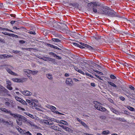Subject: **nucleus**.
I'll return each instance as SVG.
<instances>
[{"mask_svg": "<svg viewBox=\"0 0 135 135\" xmlns=\"http://www.w3.org/2000/svg\"><path fill=\"white\" fill-rule=\"evenodd\" d=\"M101 13L112 17L118 16L117 13L114 11L113 10H111L107 6H105L103 8Z\"/></svg>", "mask_w": 135, "mask_h": 135, "instance_id": "1", "label": "nucleus"}, {"mask_svg": "<svg viewBox=\"0 0 135 135\" xmlns=\"http://www.w3.org/2000/svg\"><path fill=\"white\" fill-rule=\"evenodd\" d=\"M88 6H91L93 7V11L95 13L97 12V10L96 7L99 6L96 2L94 3H88Z\"/></svg>", "mask_w": 135, "mask_h": 135, "instance_id": "2", "label": "nucleus"}, {"mask_svg": "<svg viewBox=\"0 0 135 135\" xmlns=\"http://www.w3.org/2000/svg\"><path fill=\"white\" fill-rule=\"evenodd\" d=\"M13 117L16 118V117H19L20 119H21L22 122H23L25 123L27 121V119L25 117L22 116L21 115H20L18 114H13Z\"/></svg>", "mask_w": 135, "mask_h": 135, "instance_id": "3", "label": "nucleus"}, {"mask_svg": "<svg viewBox=\"0 0 135 135\" xmlns=\"http://www.w3.org/2000/svg\"><path fill=\"white\" fill-rule=\"evenodd\" d=\"M61 23L58 22H55L53 25V27L56 28V30H59L60 29L61 27V26L60 25V24H61Z\"/></svg>", "mask_w": 135, "mask_h": 135, "instance_id": "4", "label": "nucleus"}, {"mask_svg": "<svg viewBox=\"0 0 135 135\" xmlns=\"http://www.w3.org/2000/svg\"><path fill=\"white\" fill-rule=\"evenodd\" d=\"M66 83L67 85L70 86L73 85V82L71 78H67L66 79Z\"/></svg>", "mask_w": 135, "mask_h": 135, "instance_id": "5", "label": "nucleus"}, {"mask_svg": "<svg viewBox=\"0 0 135 135\" xmlns=\"http://www.w3.org/2000/svg\"><path fill=\"white\" fill-rule=\"evenodd\" d=\"M1 110L5 113L10 114V115L12 116L13 117V114H15L12 113L11 111L10 110H8L6 108H1L0 109Z\"/></svg>", "mask_w": 135, "mask_h": 135, "instance_id": "6", "label": "nucleus"}, {"mask_svg": "<svg viewBox=\"0 0 135 135\" xmlns=\"http://www.w3.org/2000/svg\"><path fill=\"white\" fill-rule=\"evenodd\" d=\"M61 24L62 25L61 26V27L60 29L62 30V31L68 30V28L66 25L63 23H61Z\"/></svg>", "mask_w": 135, "mask_h": 135, "instance_id": "7", "label": "nucleus"}, {"mask_svg": "<svg viewBox=\"0 0 135 135\" xmlns=\"http://www.w3.org/2000/svg\"><path fill=\"white\" fill-rule=\"evenodd\" d=\"M13 56L12 55H8L6 54L1 55H0V58L1 59H5L9 57H12Z\"/></svg>", "mask_w": 135, "mask_h": 135, "instance_id": "8", "label": "nucleus"}, {"mask_svg": "<svg viewBox=\"0 0 135 135\" xmlns=\"http://www.w3.org/2000/svg\"><path fill=\"white\" fill-rule=\"evenodd\" d=\"M93 103L95 104L94 107L96 109L99 110L100 106V103L97 101H94L93 102Z\"/></svg>", "mask_w": 135, "mask_h": 135, "instance_id": "9", "label": "nucleus"}, {"mask_svg": "<svg viewBox=\"0 0 135 135\" xmlns=\"http://www.w3.org/2000/svg\"><path fill=\"white\" fill-rule=\"evenodd\" d=\"M24 95L27 96L30 95L32 93L28 91H20Z\"/></svg>", "mask_w": 135, "mask_h": 135, "instance_id": "10", "label": "nucleus"}, {"mask_svg": "<svg viewBox=\"0 0 135 135\" xmlns=\"http://www.w3.org/2000/svg\"><path fill=\"white\" fill-rule=\"evenodd\" d=\"M49 127L51 128L52 129H54V130L56 131H60L59 128L58 127L55 125H50L49 126Z\"/></svg>", "mask_w": 135, "mask_h": 135, "instance_id": "11", "label": "nucleus"}, {"mask_svg": "<svg viewBox=\"0 0 135 135\" xmlns=\"http://www.w3.org/2000/svg\"><path fill=\"white\" fill-rule=\"evenodd\" d=\"M40 123H44L45 124L47 125H50L52 124H50L48 120L45 119H43L40 120Z\"/></svg>", "mask_w": 135, "mask_h": 135, "instance_id": "12", "label": "nucleus"}, {"mask_svg": "<svg viewBox=\"0 0 135 135\" xmlns=\"http://www.w3.org/2000/svg\"><path fill=\"white\" fill-rule=\"evenodd\" d=\"M16 118H17L16 120L17 123L20 126L21 125L22 123L21 119L19 117H16Z\"/></svg>", "mask_w": 135, "mask_h": 135, "instance_id": "13", "label": "nucleus"}, {"mask_svg": "<svg viewBox=\"0 0 135 135\" xmlns=\"http://www.w3.org/2000/svg\"><path fill=\"white\" fill-rule=\"evenodd\" d=\"M111 110L112 112L113 113H115L117 115H119L120 114V112L118 111V110H116L115 109H114L113 108H112L110 109Z\"/></svg>", "mask_w": 135, "mask_h": 135, "instance_id": "14", "label": "nucleus"}, {"mask_svg": "<svg viewBox=\"0 0 135 135\" xmlns=\"http://www.w3.org/2000/svg\"><path fill=\"white\" fill-rule=\"evenodd\" d=\"M6 69L7 71L11 75L15 76L17 75V74L16 73L12 71L10 69L7 68Z\"/></svg>", "mask_w": 135, "mask_h": 135, "instance_id": "15", "label": "nucleus"}, {"mask_svg": "<svg viewBox=\"0 0 135 135\" xmlns=\"http://www.w3.org/2000/svg\"><path fill=\"white\" fill-rule=\"evenodd\" d=\"M108 83L111 86H113V87H115V88L118 89V88L117 87V86L113 83L110 81H108Z\"/></svg>", "mask_w": 135, "mask_h": 135, "instance_id": "16", "label": "nucleus"}, {"mask_svg": "<svg viewBox=\"0 0 135 135\" xmlns=\"http://www.w3.org/2000/svg\"><path fill=\"white\" fill-rule=\"evenodd\" d=\"M48 107L51 110H52V111H54L56 109V108L55 107L50 105H48Z\"/></svg>", "mask_w": 135, "mask_h": 135, "instance_id": "17", "label": "nucleus"}, {"mask_svg": "<svg viewBox=\"0 0 135 135\" xmlns=\"http://www.w3.org/2000/svg\"><path fill=\"white\" fill-rule=\"evenodd\" d=\"M24 72L26 74H29L31 73V70L27 69H24L23 70Z\"/></svg>", "mask_w": 135, "mask_h": 135, "instance_id": "18", "label": "nucleus"}, {"mask_svg": "<svg viewBox=\"0 0 135 135\" xmlns=\"http://www.w3.org/2000/svg\"><path fill=\"white\" fill-rule=\"evenodd\" d=\"M73 45L75 46H77L79 47L80 48L83 49L84 48V47L83 46H82L80 45L79 44L77 43L74 42L73 43Z\"/></svg>", "mask_w": 135, "mask_h": 135, "instance_id": "19", "label": "nucleus"}, {"mask_svg": "<svg viewBox=\"0 0 135 135\" xmlns=\"http://www.w3.org/2000/svg\"><path fill=\"white\" fill-rule=\"evenodd\" d=\"M64 130L67 131L68 132H72L73 131L70 128L66 126L64 129Z\"/></svg>", "mask_w": 135, "mask_h": 135, "instance_id": "20", "label": "nucleus"}, {"mask_svg": "<svg viewBox=\"0 0 135 135\" xmlns=\"http://www.w3.org/2000/svg\"><path fill=\"white\" fill-rule=\"evenodd\" d=\"M52 40L56 42H60L61 41V40L57 38H52Z\"/></svg>", "mask_w": 135, "mask_h": 135, "instance_id": "21", "label": "nucleus"}, {"mask_svg": "<svg viewBox=\"0 0 135 135\" xmlns=\"http://www.w3.org/2000/svg\"><path fill=\"white\" fill-rule=\"evenodd\" d=\"M30 105H31L32 106V107H37V106L38 105L37 104L35 103L34 102H33L32 101V102Z\"/></svg>", "mask_w": 135, "mask_h": 135, "instance_id": "22", "label": "nucleus"}, {"mask_svg": "<svg viewBox=\"0 0 135 135\" xmlns=\"http://www.w3.org/2000/svg\"><path fill=\"white\" fill-rule=\"evenodd\" d=\"M72 4V6L74 7L77 8L78 7L79 4L76 3H73Z\"/></svg>", "mask_w": 135, "mask_h": 135, "instance_id": "23", "label": "nucleus"}, {"mask_svg": "<svg viewBox=\"0 0 135 135\" xmlns=\"http://www.w3.org/2000/svg\"><path fill=\"white\" fill-rule=\"evenodd\" d=\"M27 122L29 123L32 127H33L34 128H36L37 127V126L35 125H34L33 123L31 122L30 121H28Z\"/></svg>", "mask_w": 135, "mask_h": 135, "instance_id": "24", "label": "nucleus"}, {"mask_svg": "<svg viewBox=\"0 0 135 135\" xmlns=\"http://www.w3.org/2000/svg\"><path fill=\"white\" fill-rule=\"evenodd\" d=\"M109 133V130L105 131H103L102 133V134L104 135H107Z\"/></svg>", "mask_w": 135, "mask_h": 135, "instance_id": "25", "label": "nucleus"}, {"mask_svg": "<svg viewBox=\"0 0 135 135\" xmlns=\"http://www.w3.org/2000/svg\"><path fill=\"white\" fill-rule=\"evenodd\" d=\"M31 73L32 75H34L35 74H36L37 73H38V71L37 70H31Z\"/></svg>", "mask_w": 135, "mask_h": 135, "instance_id": "26", "label": "nucleus"}, {"mask_svg": "<svg viewBox=\"0 0 135 135\" xmlns=\"http://www.w3.org/2000/svg\"><path fill=\"white\" fill-rule=\"evenodd\" d=\"M61 123L62 124H63L65 125L66 126H68L69 124L66 121L63 120H61Z\"/></svg>", "mask_w": 135, "mask_h": 135, "instance_id": "27", "label": "nucleus"}, {"mask_svg": "<svg viewBox=\"0 0 135 135\" xmlns=\"http://www.w3.org/2000/svg\"><path fill=\"white\" fill-rule=\"evenodd\" d=\"M117 119L118 120H119V121H122V122H126V120H125V119H124L123 118H117Z\"/></svg>", "mask_w": 135, "mask_h": 135, "instance_id": "28", "label": "nucleus"}, {"mask_svg": "<svg viewBox=\"0 0 135 135\" xmlns=\"http://www.w3.org/2000/svg\"><path fill=\"white\" fill-rule=\"evenodd\" d=\"M127 107L128 109L131 111H134L135 110L134 108L130 106H127Z\"/></svg>", "mask_w": 135, "mask_h": 135, "instance_id": "29", "label": "nucleus"}, {"mask_svg": "<svg viewBox=\"0 0 135 135\" xmlns=\"http://www.w3.org/2000/svg\"><path fill=\"white\" fill-rule=\"evenodd\" d=\"M48 61H50L51 62H55V59H52L49 57V58H47Z\"/></svg>", "mask_w": 135, "mask_h": 135, "instance_id": "30", "label": "nucleus"}, {"mask_svg": "<svg viewBox=\"0 0 135 135\" xmlns=\"http://www.w3.org/2000/svg\"><path fill=\"white\" fill-rule=\"evenodd\" d=\"M99 110L102 111H105L106 110V109L100 106V108Z\"/></svg>", "mask_w": 135, "mask_h": 135, "instance_id": "31", "label": "nucleus"}, {"mask_svg": "<svg viewBox=\"0 0 135 135\" xmlns=\"http://www.w3.org/2000/svg\"><path fill=\"white\" fill-rule=\"evenodd\" d=\"M47 76L48 78L50 79H52V78L51 74H47Z\"/></svg>", "mask_w": 135, "mask_h": 135, "instance_id": "32", "label": "nucleus"}, {"mask_svg": "<svg viewBox=\"0 0 135 135\" xmlns=\"http://www.w3.org/2000/svg\"><path fill=\"white\" fill-rule=\"evenodd\" d=\"M93 70L95 72H97V73L101 75H103V73L102 72H100V71H98L97 70H96L95 69H93Z\"/></svg>", "mask_w": 135, "mask_h": 135, "instance_id": "33", "label": "nucleus"}, {"mask_svg": "<svg viewBox=\"0 0 135 135\" xmlns=\"http://www.w3.org/2000/svg\"><path fill=\"white\" fill-rule=\"evenodd\" d=\"M49 55H52L54 57H55L56 56H57V55L55 54L53 52H49Z\"/></svg>", "mask_w": 135, "mask_h": 135, "instance_id": "34", "label": "nucleus"}, {"mask_svg": "<svg viewBox=\"0 0 135 135\" xmlns=\"http://www.w3.org/2000/svg\"><path fill=\"white\" fill-rule=\"evenodd\" d=\"M85 127L88 128V126L83 121L80 123Z\"/></svg>", "mask_w": 135, "mask_h": 135, "instance_id": "35", "label": "nucleus"}, {"mask_svg": "<svg viewBox=\"0 0 135 135\" xmlns=\"http://www.w3.org/2000/svg\"><path fill=\"white\" fill-rule=\"evenodd\" d=\"M20 102L23 104L27 105V104L26 102L22 99H21V100Z\"/></svg>", "mask_w": 135, "mask_h": 135, "instance_id": "36", "label": "nucleus"}, {"mask_svg": "<svg viewBox=\"0 0 135 135\" xmlns=\"http://www.w3.org/2000/svg\"><path fill=\"white\" fill-rule=\"evenodd\" d=\"M86 47L88 48L90 50H92L93 49V47L88 45H87L86 46Z\"/></svg>", "mask_w": 135, "mask_h": 135, "instance_id": "37", "label": "nucleus"}, {"mask_svg": "<svg viewBox=\"0 0 135 135\" xmlns=\"http://www.w3.org/2000/svg\"><path fill=\"white\" fill-rule=\"evenodd\" d=\"M15 98L16 100L19 102H20L22 99L21 98L17 96L15 97Z\"/></svg>", "mask_w": 135, "mask_h": 135, "instance_id": "38", "label": "nucleus"}, {"mask_svg": "<svg viewBox=\"0 0 135 135\" xmlns=\"http://www.w3.org/2000/svg\"><path fill=\"white\" fill-rule=\"evenodd\" d=\"M52 112H53L54 113H56V114H60V115H62L63 114L61 113H60L58 111H55V110L54 111H52Z\"/></svg>", "mask_w": 135, "mask_h": 135, "instance_id": "39", "label": "nucleus"}, {"mask_svg": "<svg viewBox=\"0 0 135 135\" xmlns=\"http://www.w3.org/2000/svg\"><path fill=\"white\" fill-rule=\"evenodd\" d=\"M7 85H11V81L8 80L7 81Z\"/></svg>", "mask_w": 135, "mask_h": 135, "instance_id": "40", "label": "nucleus"}, {"mask_svg": "<svg viewBox=\"0 0 135 135\" xmlns=\"http://www.w3.org/2000/svg\"><path fill=\"white\" fill-rule=\"evenodd\" d=\"M3 29H4V30H5L6 31H8L12 32H14V33H16L15 32H14V31H12L11 30L8 29L4 28Z\"/></svg>", "mask_w": 135, "mask_h": 135, "instance_id": "41", "label": "nucleus"}, {"mask_svg": "<svg viewBox=\"0 0 135 135\" xmlns=\"http://www.w3.org/2000/svg\"><path fill=\"white\" fill-rule=\"evenodd\" d=\"M47 58H49L48 57H44L42 58H41V59L45 61H48V60H47Z\"/></svg>", "mask_w": 135, "mask_h": 135, "instance_id": "42", "label": "nucleus"}, {"mask_svg": "<svg viewBox=\"0 0 135 135\" xmlns=\"http://www.w3.org/2000/svg\"><path fill=\"white\" fill-rule=\"evenodd\" d=\"M46 45L48 47H50L53 48L54 45L49 44H47Z\"/></svg>", "mask_w": 135, "mask_h": 135, "instance_id": "43", "label": "nucleus"}, {"mask_svg": "<svg viewBox=\"0 0 135 135\" xmlns=\"http://www.w3.org/2000/svg\"><path fill=\"white\" fill-rule=\"evenodd\" d=\"M46 119L48 120H50L51 121H55V119H54V118H51L49 117H47L46 118Z\"/></svg>", "mask_w": 135, "mask_h": 135, "instance_id": "44", "label": "nucleus"}, {"mask_svg": "<svg viewBox=\"0 0 135 135\" xmlns=\"http://www.w3.org/2000/svg\"><path fill=\"white\" fill-rule=\"evenodd\" d=\"M110 78L112 79H115L116 78V77L113 75H111L110 76Z\"/></svg>", "mask_w": 135, "mask_h": 135, "instance_id": "45", "label": "nucleus"}, {"mask_svg": "<svg viewBox=\"0 0 135 135\" xmlns=\"http://www.w3.org/2000/svg\"><path fill=\"white\" fill-rule=\"evenodd\" d=\"M7 88L9 90H12V87L10 85H7Z\"/></svg>", "mask_w": 135, "mask_h": 135, "instance_id": "46", "label": "nucleus"}, {"mask_svg": "<svg viewBox=\"0 0 135 135\" xmlns=\"http://www.w3.org/2000/svg\"><path fill=\"white\" fill-rule=\"evenodd\" d=\"M80 44L81 45V46H82L84 47V48H85L84 47H86V46L87 45L83 43L82 42H80Z\"/></svg>", "mask_w": 135, "mask_h": 135, "instance_id": "47", "label": "nucleus"}, {"mask_svg": "<svg viewBox=\"0 0 135 135\" xmlns=\"http://www.w3.org/2000/svg\"><path fill=\"white\" fill-rule=\"evenodd\" d=\"M93 37L96 40H98L99 39H101V37H99L98 36H94Z\"/></svg>", "mask_w": 135, "mask_h": 135, "instance_id": "48", "label": "nucleus"}, {"mask_svg": "<svg viewBox=\"0 0 135 135\" xmlns=\"http://www.w3.org/2000/svg\"><path fill=\"white\" fill-rule=\"evenodd\" d=\"M73 68L76 71L78 72L79 69L76 66H74Z\"/></svg>", "mask_w": 135, "mask_h": 135, "instance_id": "49", "label": "nucleus"}, {"mask_svg": "<svg viewBox=\"0 0 135 135\" xmlns=\"http://www.w3.org/2000/svg\"><path fill=\"white\" fill-rule=\"evenodd\" d=\"M14 81L16 82H20V79L17 78H16L14 79Z\"/></svg>", "mask_w": 135, "mask_h": 135, "instance_id": "50", "label": "nucleus"}, {"mask_svg": "<svg viewBox=\"0 0 135 135\" xmlns=\"http://www.w3.org/2000/svg\"><path fill=\"white\" fill-rule=\"evenodd\" d=\"M113 31L115 33H117L118 32H119V30H117V29L116 30L115 29H114L113 30Z\"/></svg>", "mask_w": 135, "mask_h": 135, "instance_id": "51", "label": "nucleus"}, {"mask_svg": "<svg viewBox=\"0 0 135 135\" xmlns=\"http://www.w3.org/2000/svg\"><path fill=\"white\" fill-rule=\"evenodd\" d=\"M20 52V51L17 50H13V52L15 54H16Z\"/></svg>", "mask_w": 135, "mask_h": 135, "instance_id": "52", "label": "nucleus"}, {"mask_svg": "<svg viewBox=\"0 0 135 135\" xmlns=\"http://www.w3.org/2000/svg\"><path fill=\"white\" fill-rule=\"evenodd\" d=\"M124 91L125 92V93H127L129 95H131L132 94L128 91H127V90H124Z\"/></svg>", "mask_w": 135, "mask_h": 135, "instance_id": "53", "label": "nucleus"}, {"mask_svg": "<svg viewBox=\"0 0 135 135\" xmlns=\"http://www.w3.org/2000/svg\"><path fill=\"white\" fill-rule=\"evenodd\" d=\"M5 104L6 106H9L10 104V103L9 102H5Z\"/></svg>", "mask_w": 135, "mask_h": 135, "instance_id": "54", "label": "nucleus"}, {"mask_svg": "<svg viewBox=\"0 0 135 135\" xmlns=\"http://www.w3.org/2000/svg\"><path fill=\"white\" fill-rule=\"evenodd\" d=\"M28 32L30 34H32L33 35H35L36 33L35 31H29Z\"/></svg>", "mask_w": 135, "mask_h": 135, "instance_id": "55", "label": "nucleus"}, {"mask_svg": "<svg viewBox=\"0 0 135 135\" xmlns=\"http://www.w3.org/2000/svg\"><path fill=\"white\" fill-rule=\"evenodd\" d=\"M22 49H25V50H28V51H30V49H33V48H22Z\"/></svg>", "mask_w": 135, "mask_h": 135, "instance_id": "56", "label": "nucleus"}, {"mask_svg": "<svg viewBox=\"0 0 135 135\" xmlns=\"http://www.w3.org/2000/svg\"><path fill=\"white\" fill-rule=\"evenodd\" d=\"M100 118L102 119H105V117L104 116H102L100 117Z\"/></svg>", "mask_w": 135, "mask_h": 135, "instance_id": "57", "label": "nucleus"}, {"mask_svg": "<svg viewBox=\"0 0 135 135\" xmlns=\"http://www.w3.org/2000/svg\"><path fill=\"white\" fill-rule=\"evenodd\" d=\"M24 133L26 134L27 135H32L31 134L29 131L26 132Z\"/></svg>", "mask_w": 135, "mask_h": 135, "instance_id": "58", "label": "nucleus"}, {"mask_svg": "<svg viewBox=\"0 0 135 135\" xmlns=\"http://www.w3.org/2000/svg\"><path fill=\"white\" fill-rule=\"evenodd\" d=\"M85 74L86 75H87L89 76H90L91 78H94L91 75L88 73H86Z\"/></svg>", "mask_w": 135, "mask_h": 135, "instance_id": "59", "label": "nucleus"}, {"mask_svg": "<svg viewBox=\"0 0 135 135\" xmlns=\"http://www.w3.org/2000/svg\"><path fill=\"white\" fill-rule=\"evenodd\" d=\"M79 73L84 75L85 74L84 73L83 71L81 70H80L79 69V70L78 72Z\"/></svg>", "mask_w": 135, "mask_h": 135, "instance_id": "60", "label": "nucleus"}, {"mask_svg": "<svg viewBox=\"0 0 135 135\" xmlns=\"http://www.w3.org/2000/svg\"><path fill=\"white\" fill-rule=\"evenodd\" d=\"M55 122H56L59 123H61V120L60 121L58 120L55 119Z\"/></svg>", "mask_w": 135, "mask_h": 135, "instance_id": "61", "label": "nucleus"}, {"mask_svg": "<svg viewBox=\"0 0 135 135\" xmlns=\"http://www.w3.org/2000/svg\"><path fill=\"white\" fill-rule=\"evenodd\" d=\"M119 99L120 100H122V101H124L125 99L123 97H120Z\"/></svg>", "mask_w": 135, "mask_h": 135, "instance_id": "62", "label": "nucleus"}, {"mask_svg": "<svg viewBox=\"0 0 135 135\" xmlns=\"http://www.w3.org/2000/svg\"><path fill=\"white\" fill-rule=\"evenodd\" d=\"M75 132L77 133H80L81 132V131L77 130V129H75Z\"/></svg>", "mask_w": 135, "mask_h": 135, "instance_id": "63", "label": "nucleus"}, {"mask_svg": "<svg viewBox=\"0 0 135 135\" xmlns=\"http://www.w3.org/2000/svg\"><path fill=\"white\" fill-rule=\"evenodd\" d=\"M4 92L6 93V94H8L9 93V91H8L7 89H5L4 90Z\"/></svg>", "mask_w": 135, "mask_h": 135, "instance_id": "64", "label": "nucleus"}]
</instances>
